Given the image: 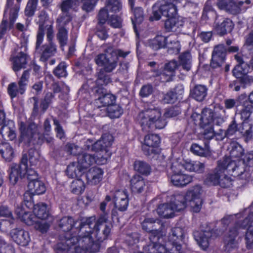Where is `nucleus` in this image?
Segmentation results:
<instances>
[{"label": "nucleus", "mask_w": 253, "mask_h": 253, "mask_svg": "<svg viewBox=\"0 0 253 253\" xmlns=\"http://www.w3.org/2000/svg\"><path fill=\"white\" fill-rule=\"evenodd\" d=\"M92 226H93L92 234L98 242L106 240L110 235L112 225L108 221L106 213L101 215L96 222L95 220Z\"/></svg>", "instance_id": "obj_11"}, {"label": "nucleus", "mask_w": 253, "mask_h": 253, "mask_svg": "<svg viewBox=\"0 0 253 253\" xmlns=\"http://www.w3.org/2000/svg\"><path fill=\"white\" fill-rule=\"evenodd\" d=\"M185 234L183 230L180 227H174L171 229L168 237V241L166 244L167 248H170L172 252L176 251V253L181 252L182 248H185L186 245L182 244Z\"/></svg>", "instance_id": "obj_13"}, {"label": "nucleus", "mask_w": 253, "mask_h": 253, "mask_svg": "<svg viewBox=\"0 0 253 253\" xmlns=\"http://www.w3.org/2000/svg\"><path fill=\"white\" fill-rule=\"evenodd\" d=\"M178 70L181 74L185 75L191 68V56L189 52H185L179 56Z\"/></svg>", "instance_id": "obj_30"}, {"label": "nucleus", "mask_w": 253, "mask_h": 253, "mask_svg": "<svg viewBox=\"0 0 253 253\" xmlns=\"http://www.w3.org/2000/svg\"><path fill=\"white\" fill-rule=\"evenodd\" d=\"M26 89V88L24 86H21L15 83H12L8 85L7 91L11 98H13L19 94H23Z\"/></svg>", "instance_id": "obj_46"}, {"label": "nucleus", "mask_w": 253, "mask_h": 253, "mask_svg": "<svg viewBox=\"0 0 253 253\" xmlns=\"http://www.w3.org/2000/svg\"><path fill=\"white\" fill-rule=\"evenodd\" d=\"M19 129L21 132L20 141L30 142L32 138L36 135L37 132V126L33 123L27 126L23 122L20 123Z\"/></svg>", "instance_id": "obj_22"}, {"label": "nucleus", "mask_w": 253, "mask_h": 253, "mask_svg": "<svg viewBox=\"0 0 253 253\" xmlns=\"http://www.w3.org/2000/svg\"><path fill=\"white\" fill-rule=\"evenodd\" d=\"M214 112L211 109L204 108L201 114L194 112L191 115V119L196 125H199L204 130L203 134L204 138L210 140L215 135L213 130Z\"/></svg>", "instance_id": "obj_8"}, {"label": "nucleus", "mask_w": 253, "mask_h": 253, "mask_svg": "<svg viewBox=\"0 0 253 253\" xmlns=\"http://www.w3.org/2000/svg\"><path fill=\"white\" fill-rule=\"evenodd\" d=\"M202 187L196 185L188 190L185 194L177 193L171 198L170 203H165L159 205L157 208V213L161 217L169 218L174 216L175 211L184 210L187 206L193 212H199L203 204L201 198Z\"/></svg>", "instance_id": "obj_1"}, {"label": "nucleus", "mask_w": 253, "mask_h": 253, "mask_svg": "<svg viewBox=\"0 0 253 253\" xmlns=\"http://www.w3.org/2000/svg\"><path fill=\"white\" fill-rule=\"evenodd\" d=\"M44 29H42V26L39 27L37 37H36V51H38L41 47V45L42 43L44 36Z\"/></svg>", "instance_id": "obj_60"}, {"label": "nucleus", "mask_w": 253, "mask_h": 253, "mask_svg": "<svg viewBox=\"0 0 253 253\" xmlns=\"http://www.w3.org/2000/svg\"><path fill=\"white\" fill-rule=\"evenodd\" d=\"M28 225H32L36 222L35 214H33L29 211H27L20 219Z\"/></svg>", "instance_id": "obj_58"}, {"label": "nucleus", "mask_w": 253, "mask_h": 253, "mask_svg": "<svg viewBox=\"0 0 253 253\" xmlns=\"http://www.w3.org/2000/svg\"><path fill=\"white\" fill-rule=\"evenodd\" d=\"M10 234L13 240L18 245L26 246L30 241L29 233L21 229H13Z\"/></svg>", "instance_id": "obj_27"}, {"label": "nucleus", "mask_w": 253, "mask_h": 253, "mask_svg": "<svg viewBox=\"0 0 253 253\" xmlns=\"http://www.w3.org/2000/svg\"><path fill=\"white\" fill-rule=\"evenodd\" d=\"M66 67V66L65 63H60L54 70V75L59 78L66 77L67 76Z\"/></svg>", "instance_id": "obj_61"}, {"label": "nucleus", "mask_w": 253, "mask_h": 253, "mask_svg": "<svg viewBox=\"0 0 253 253\" xmlns=\"http://www.w3.org/2000/svg\"><path fill=\"white\" fill-rule=\"evenodd\" d=\"M161 236L160 239H157L156 237L155 241H150V243L144 247V252H138L137 253H166L168 249L166 246L162 244L164 241V237Z\"/></svg>", "instance_id": "obj_23"}, {"label": "nucleus", "mask_w": 253, "mask_h": 253, "mask_svg": "<svg viewBox=\"0 0 253 253\" xmlns=\"http://www.w3.org/2000/svg\"><path fill=\"white\" fill-rule=\"evenodd\" d=\"M113 141V136L109 133L103 134L101 139L94 143L91 139H87L85 142L84 149L91 150L95 152H105V155L109 154L107 148L110 147Z\"/></svg>", "instance_id": "obj_14"}, {"label": "nucleus", "mask_w": 253, "mask_h": 253, "mask_svg": "<svg viewBox=\"0 0 253 253\" xmlns=\"http://www.w3.org/2000/svg\"><path fill=\"white\" fill-rule=\"evenodd\" d=\"M28 188L29 192L33 195H40L43 194L46 191L44 183L39 179L29 181Z\"/></svg>", "instance_id": "obj_36"}, {"label": "nucleus", "mask_w": 253, "mask_h": 253, "mask_svg": "<svg viewBox=\"0 0 253 253\" xmlns=\"http://www.w3.org/2000/svg\"><path fill=\"white\" fill-rule=\"evenodd\" d=\"M84 182L80 179H77L72 181L71 184V189L72 193L80 194L84 190Z\"/></svg>", "instance_id": "obj_53"}, {"label": "nucleus", "mask_w": 253, "mask_h": 253, "mask_svg": "<svg viewBox=\"0 0 253 253\" xmlns=\"http://www.w3.org/2000/svg\"><path fill=\"white\" fill-rule=\"evenodd\" d=\"M149 46L154 50L168 47L173 49H178L179 43L176 40H172V36L166 37L163 36H157L148 42Z\"/></svg>", "instance_id": "obj_17"}, {"label": "nucleus", "mask_w": 253, "mask_h": 253, "mask_svg": "<svg viewBox=\"0 0 253 253\" xmlns=\"http://www.w3.org/2000/svg\"><path fill=\"white\" fill-rule=\"evenodd\" d=\"M29 78L30 71L29 70H25L18 82V85H20L21 86H24L26 88Z\"/></svg>", "instance_id": "obj_64"}, {"label": "nucleus", "mask_w": 253, "mask_h": 253, "mask_svg": "<svg viewBox=\"0 0 253 253\" xmlns=\"http://www.w3.org/2000/svg\"><path fill=\"white\" fill-rule=\"evenodd\" d=\"M170 179L171 182L177 187H183L192 181V177L190 175L183 173L171 174Z\"/></svg>", "instance_id": "obj_33"}, {"label": "nucleus", "mask_w": 253, "mask_h": 253, "mask_svg": "<svg viewBox=\"0 0 253 253\" xmlns=\"http://www.w3.org/2000/svg\"><path fill=\"white\" fill-rule=\"evenodd\" d=\"M244 98H245V95L242 94L235 99H226L224 101L225 108L227 109H231L235 107L237 108L239 106H240L242 102H243Z\"/></svg>", "instance_id": "obj_50"}, {"label": "nucleus", "mask_w": 253, "mask_h": 253, "mask_svg": "<svg viewBox=\"0 0 253 253\" xmlns=\"http://www.w3.org/2000/svg\"><path fill=\"white\" fill-rule=\"evenodd\" d=\"M193 236L198 245L204 250L208 248L211 239L214 236L211 230L195 231Z\"/></svg>", "instance_id": "obj_26"}, {"label": "nucleus", "mask_w": 253, "mask_h": 253, "mask_svg": "<svg viewBox=\"0 0 253 253\" xmlns=\"http://www.w3.org/2000/svg\"><path fill=\"white\" fill-rule=\"evenodd\" d=\"M71 20V17L69 13L63 12L57 19V23L58 27H64V26L68 24Z\"/></svg>", "instance_id": "obj_59"}, {"label": "nucleus", "mask_w": 253, "mask_h": 253, "mask_svg": "<svg viewBox=\"0 0 253 253\" xmlns=\"http://www.w3.org/2000/svg\"><path fill=\"white\" fill-rule=\"evenodd\" d=\"M233 28L232 21L229 18H216L215 21V30L218 34L224 35L230 32Z\"/></svg>", "instance_id": "obj_28"}, {"label": "nucleus", "mask_w": 253, "mask_h": 253, "mask_svg": "<svg viewBox=\"0 0 253 253\" xmlns=\"http://www.w3.org/2000/svg\"><path fill=\"white\" fill-rule=\"evenodd\" d=\"M0 154L6 161H10L14 157V150L11 146L6 142L0 144Z\"/></svg>", "instance_id": "obj_43"}, {"label": "nucleus", "mask_w": 253, "mask_h": 253, "mask_svg": "<svg viewBox=\"0 0 253 253\" xmlns=\"http://www.w3.org/2000/svg\"><path fill=\"white\" fill-rule=\"evenodd\" d=\"M246 227H248L245 235L247 247L249 249L253 248V212H250L241 223H236L225 234L223 242L226 252H230L238 248V241L237 237L239 233L238 230L240 228Z\"/></svg>", "instance_id": "obj_4"}, {"label": "nucleus", "mask_w": 253, "mask_h": 253, "mask_svg": "<svg viewBox=\"0 0 253 253\" xmlns=\"http://www.w3.org/2000/svg\"><path fill=\"white\" fill-rule=\"evenodd\" d=\"M228 150L229 151L230 156L225 157L222 160L230 159L232 162H235L238 166L241 165V163H243L245 165L246 172L248 173L247 177L245 179L249 177L250 174L247 170V169L248 168L246 166L245 164L240 159L244 153V149L238 143L233 142L230 144L228 147Z\"/></svg>", "instance_id": "obj_19"}, {"label": "nucleus", "mask_w": 253, "mask_h": 253, "mask_svg": "<svg viewBox=\"0 0 253 253\" xmlns=\"http://www.w3.org/2000/svg\"><path fill=\"white\" fill-rule=\"evenodd\" d=\"M243 101L240 105L242 106V109L239 110V112L241 115V119L245 121L250 118L253 112V105L248 101L245 95Z\"/></svg>", "instance_id": "obj_38"}, {"label": "nucleus", "mask_w": 253, "mask_h": 253, "mask_svg": "<svg viewBox=\"0 0 253 253\" xmlns=\"http://www.w3.org/2000/svg\"><path fill=\"white\" fill-rule=\"evenodd\" d=\"M180 113V109L177 107H175L167 110L162 116L159 108H150L140 113L138 119L142 129L148 131L149 129L154 128L157 129L164 128L167 122L164 117H175Z\"/></svg>", "instance_id": "obj_3"}, {"label": "nucleus", "mask_w": 253, "mask_h": 253, "mask_svg": "<svg viewBox=\"0 0 253 253\" xmlns=\"http://www.w3.org/2000/svg\"><path fill=\"white\" fill-rule=\"evenodd\" d=\"M176 99H177L176 95L173 91L170 90L164 95L162 101L164 103H173Z\"/></svg>", "instance_id": "obj_62"}, {"label": "nucleus", "mask_w": 253, "mask_h": 253, "mask_svg": "<svg viewBox=\"0 0 253 253\" xmlns=\"http://www.w3.org/2000/svg\"><path fill=\"white\" fill-rule=\"evenodd\" d=\"M95 217H87L85 223L79 229L76 234L67 239L66 250H70L74 247V253H95L99 249V245L92 234V224L94 222Z\"/></svg>", "instance_id": "obj_2"}, {"label": "nucleus", "mask_w": 253, "mask_h": 253, "mask_svg": "<svg viewBox=\"0 0 253 253\" xmlns=\"http://www.w3.org/2000/svg\"><path fill=\"white\" fill-rule=\"evenodd\" d=\"M134 169L139 173L148 175L151 172V167L149 164L145 162L136 161L133 165Z\"/></svg>", "instance_id": "obj_49"}, {"label": "nucleus", "mask_w": 253, "mask_h": 253, "mask_svg": "<svg viewBox=\"0 0 253 253\" xmlns=\"http://www.w3.org/2000/svg\"><path fill=\"white\" fill-rule=\"evenodd\" d=\"M57 37L61 46L66 45L68 41L67 30L65 27H59Z\"/></svg>", "instance_id": "obj_54"}, {"label": "nucleus", "mask_w": 253, "mask_h": 253, "mask_svg": "<svg viewBox=\"0 0 253 253\" xmlns=\"http://www.w3.org/2000/svg\"><path fill=\"white\" fill-rule=\"evenodd\" d=\"M235 59L238 62V64L235 67L233 70V75L238 78H241L240 81L242 83L247 84L250 82V79L248 76L242 75H246L249 71V66L243 60L241 56L238 55H235Z\"/></svg>", "instance_id": "obj_20"}, {"label": "nucleus", "mask_w": 253, "mask_h": 253, "mask_svg": "<svg viewBox=\"0 0 253 253\" xmlns=\"http://www.w3.org/2000/svg\"><path fill=\"white\" fill-rule=\"evenodd\" d=\"M0 133L4 139L10 140H14L16 136L14 123L12 121H8L3 124L0 129Z\"/></svg>", "instance_id": "obj_32"}, {"label": "nucleus", "mask_w": 253, "mask_h": 253, "mask_svg": "<svg viewBox=\"0 0 253 253\" xmlns=\"http://www.w3.org/2000/svg\"><path fill=\"white\" fill-rule=\"evenodd\" d=\"M146 187L143 178L139 175H135L130 180V187L134 192L141 193Z\"/></svg>", "instance_id": "obj_39"}, {"label": "nucleus", "mask_w": 253, "mask_h": 253, "mask_svg": "<svg viewBox=\"0 0 253 253\" xmlns=\"http://www.w3.org/2000/svg\"><path fill=\"white\" fill-rule=\"evenodd\" d=\"M115 96L111 94H104L95 100L94 103L98 108L107 107L115 103Z\"/></svg>", "instance_id": "obj_40"}, {"label": "nucleus", "mask_w": 253, "mask_h": 253, "mask_svg": "<svg viewBox=\"0 0 253 253\" xmlns=\"http://www.w3.org/2000/svg\"><path fill=\"white\" fill-rule=\"evenodd\" d=\"M190 150L194 154L200 156L207 157L210 154V147L207 144H205L204 147H202L194 143L191 145Z\"/></svg>", "instance_id": "obj_47"}, {"label": "nucleus", "mask_w": 253, "mask_h": 253, "mask_svg": "<svg viewBox=\"0 0 253 253\" xmlns=\"http://www.w3.org/2000/svg\"><path fill=\"white\" fill-rule=\"evenodd\" d=\"M86 218L75 219L71 216H65L59 221V227L65 232L64 235L60 236V242L58 244L59 249L66 250L65 241L77 233L81 226L85 223Z\"/></svg>", "instance_id": "obj_7"}, {"label": "nucleus", "mask_w": 253, "mask_h": 253, "mask_svg": "<svg viewBox=\"0 0 253 253\" xmlns=\"http://www.w3.org/2000/svg\"><path fill=\"white\" fill-rule=\"evenodd\" d=\"M105 200L107 202L112 201L115 208L120 211H126L129 203L128 194L125 190L111 192L110 195L106 196Z\"/></svg>", "instance_id": "obj_15"}, {"label": "nucleus", "mask_w": 253, "mask_h": 253, "mask_svg": "<svg viewBox=\"0 0 253 253\" xmlns=\"http://www.w3.org/2000/svg\"><path fill=\"white\" fill-rule=\"evenodd\" d=\"M160 143L159 137L156 134H149L145 137L144 143L142 146L144 153L150 155L156 151V147Z\"/></svg>", "instance_id": "obj_25"}, {"label": "nucleus", "mask_w": 253, "mask_h": 253, "mask_svg": "<svg viewBox=\"0 0 253 253\" xmlns=\"http://www.w3.org/2000/svg\"><path fill=\"white\" fill-rule=\"evenodd\" d=\"M56 51L55 45L52 42H50L48 44L43 45L37 52L41 54V60L42 61H45L49 58L54 55Z\"/></svg>", "instance_id": "obj_35"}, {"label": "nucleus", "mask_w": 253, "mask_h": 253, "mask_svg": "<svg viewBox=\"0 0 253 253\" xmlns=\"http://www.w3.org/2000/svg\"><path fill=\"white\" fill-rule=\"evenodd\" d=\"M243 4L242 1L237 3L232 0H219L217 3V5L219 9L224 10L233 14L239 13L242 10L241 6Z\"/></svg>", "instance_id": "obj_24"}, {"label": "nucleus", "mask_w": 253, "mask_h": 253, "mask_svg": "<svg viewBox=\"0 0 253 253\" xmlns=\"http://www.w3.org/2000/svg\"><path fill=\"white\" fill-rule=\"evenodd\" d=\"M176 69H178V65L176 61L172 60L165 65V69L162 73L157 74L160 76V80L162 82H169L174 76V72Z\"/></svg>", "instance_id": "obj_29"}, {"label": "nucleus", "mask_w": 253, "mask_h": 253, "mask_svg": "<svg viewBox=\"0 0 253 253\" xmlns=\"http://www.w3.org/2000/svg\"><path fill=\"white\" fill-rule=\"evenodd\" d=\"M132 12L134 15V18H131L132 23L133 25V28L136 35H137L136 25L142 23L144 19V13L142 8L140 7H131Z\"/></svg>", "instance_id": "obj_42"}, {"label": "nucleus", "mask_w": 253, "mask_h": 253, "mask_svg": "<svg viewBox=\"0 0 253 253\" xmlns=\"http://www.w3.org/2000/svg\"><path fill=\"white\" fill-rule=\"evenodd\" d=\"M238 131L244 137L246 142H248L252 138V126L247 122H244L242 123L239 126Z\"/></svg>", "instance_id": "obj_45"}, {"label": "nucleus", "mask_w": 253, "mask_h": 253, "mask_svg": "<svg viewBox=\"0 0 253 253\" xmlns=\"http://www.w3.org/2000/svg\"><path fill=\"white\" fill-rule=\"evenodd\" d=\"M33 212L36 218L41 219H45L49 215V212L47 210V205L43 203L35 205Z\"/></svg>", "instance_id": "obj_44"}, {"label": "nucleus", "mask_w": 253, "mask_h": 253, "mask_svg": "<svg viewBox=\"0 0 253 253\" xmlns=\"http://www.w3.org/2000/svg\"><path fill=\"white\" fill-rule=\"evenodd\" d=\"M142 229L149 233L150 241H155L156 237L160 239L161 236H165L166 231L165 226L160 223L157 219L145 218L141 222Z\"/></svg>", "instance_id": "obj_12"}, {"label": "nucleus", "mask_w": 253, "mask_h": 253, "mask_svg": "<svg viewBox=\"0 0 253 253\" xmlns=\"http://www.w3.org/2000/svg\"><path fill=\"white\" fill-rule=\"evenodd\" d=\"M109 11L104 7L101 9L98 15L99 25L104 24L109 17Z\"/></svg>", "instance_id": "obj_63"}, {"label": "nucleus", "mask_w": 253, "mask_h": 253, "mask_svg": "<svg viewBox=\"0 0 253 253\" xmlns=\"http://www.w3.org/2000/svg\"><path fill=\"white\" fill-rule=\"evenodd\" d=\"M27 159H29L30 167H36L39 163V155L37 151L33 149H30L29 151Z\"/></svg>", "instance_id": "obj_55"}, {"label": "nucleus", "mask_w": 253, "mask_h": 253, "mask_svg": "<svg viewBox=\"0 0 253 253\" xmlns=\"http://www.w3.org/2000/svg\"><path fill=\"white\" fill-rule=\"evenodd\" d=\"M227 174H230L227 171H225L224 172L223 171L221 172L219 178V185L222 187L227 188L232 185V179L230 177L227 175Z\"/></svg>", "instance_id": "obj_57"}, {"label": "nucleus", "mask_w": 253, "mask_h": 253, "mask_svg": "<svg viewBox=\"0 0 253 253\" xmlns=\"http://www.w3.org/2000/svg\"><path fill=\"white\" fill-rule=\"evenodd\" d=\"M21 0H7V6L4 11L3 19L0 25V38L2 37L8 30L13 27V24L18 16Z\"/></svg>", "instance_id": "obj_9"}, {"label": "nucleus", "mask_w": 253, "mask_h": 253, "mask_svg": "<svg viewBox=\"0 0 253 253\" xmlns=\"http://www.w3.org/2000/svg\"><path fill=\"white\" fill-rule=\"evenodd\" d=\"M12 68L15 72L25 68L28 61V56L22 51L19 53L12 59Z\"/></svg>", "instance_id": "obj_31"}, {"label": "nucleus", "mask_w": 253, "mask_h": 253, "mask_svg": "<svg viewBox=\"0 0 253 253\" xmlns=\"http://www.w3.org/2000/svg\"><path fill=\"white\" fill-rule=\"evenodd\" d=\"M128 53V52H124L121 49H114L112 47L109 46L105 49V53L99 54L96 56L95 58V63L103 67V71H101L98 74L97 83L103 85L110 83V77L104 75L103 72H111L117 67L118 57L125 58Z\"/></svg>", "instance_id": "obj_5"}, {"label": "nucleus", "mask_w": 253, "mask_h": 253, "mask_svg": "<svg viewBox=\"0 0 253 253\" xmlns=\"http://www.w3.org/2000/svg\"><path fill=\"white\" fill-rule=\"evenodd\" d=\"M106 111L111 118H119L123 113L122 108L114 103L106 108Z\"/></svg>", "instance_id": "obj_51"}, {"label": "nucleus", "mask_w": 253, "mask_h": 253, "mask_svg": "<svg viewBox=\"0 0 253 253\" xmlns=\"http://www.w3.org/2000/svg\"><path fill=\"white\" fill-rule=\"evenodd\" d=\"M239 126H238L236 121L233 120L231 123L229 125L227 130H220V133L222 135L221 139H223L225 137H229L234 135L236 132L238 131Z\"/></svg>", "instance_id": "obj_52"}, {"label": "nucleus", "mask_w": 253, "mask_h": 253, "mask_svg": "<svg viewBox=\"0 0 253 253\" xmlns=\"http://www.w3.org/2000/svg\"><path fill=\"white\" fill-rule=\"evenodd\" d=\"M103 173V171L100 168L93 167L87 171L86 178L89 182L95 185L102 180Z\"/></svg>", "instance_id": "obj_34"}, {"label": "nucleus", "mask_w": 253, "mask_h": 253, "mask_svg": "<svg viewBox=\"0 0 253 253\" xmlns=\"http://www.w3.org/2000/svg\"><path fill=\"white\" fill-rule=\"evenodd\" d=\"M105 7L109 12L117 13L122 10V3L120 0H107Z\"/></svg>", "instance_id": "obj_48"}, {"label": "nucleus", "mask_w": 253, "mask_h": 253, "mask_svg": "<svg viewBox=\"0 0 253 253\" xmlns=\"http://www.w3.org/2000/svg\"><path fill=\"white\" fill-rule=\"evenodd\" d=\"M208 88L206 86L201 84L195 85L191 90V95L198 101L204 100L207 95Z\"/></svg>", "instance_id": "obj_37"}, {"label": "nucleus", "mask_w": 253, "mask_h": 253, "mask_svg": "<svg viewBox=\"0 0 253 253\" xmlns=\"http://www.w3.org/2000/svg\"><path fill=\"white\" fill-rule=\"evenodd\" d=\"M27 156L23 154L19 164L11 165L9 170V177L10 182L15 184L18 180L26 174V169L27 168Z\"/></svg>", "instance_id": "obj_16"}, {"label": "nucleus", "mask_w": 253, "mask_h": 253, "mask_svg": "<svg viewBox=\"0 0 253 253\" xmlns=\"http://www.w3.org/2000/svg\"><path fill=\"white\" fill-rule=\"evenodd\" d=\"M227 49L223 44H219L214 46L211 62L212 68L220 67L224 63Z\"/></svg>", "instance_id": "obj_21"}, {"label": "nucleus", "mask_w": 253, "mask_h": 253, "mask_svg": "<svg viewBox=\"0 0 253 253\" xmlns=\"http://www.w3.org/2000/svg\"><path fill=\"white\" fill-rule=\"evenodd\" d=\"M177 9L175 4L168 0L157 1L152 7V15L150 17L151 21L159 20L162 15L171 17L176 15Z\"/></svg>", "instance_id": "obj_10"}, {"label": "nucleus", "mask_w": 253, "mask_h": 253, "mask_svg": "<svg viewBox=\"0 0 253 253\" xmlns=\"http://www.w3.org/2000/svg\"><path fill=\"white\" fill-rule=\"evenodd\" d=\"M84 170L78 162H73L68 166L66 172L69 177L73 178L80 177Z\"/></svg>", "instance_id": "obj_41"}, {"label": "nucleus", "mask_w": 253, "mask_h": 253, "mask_svg": "<svg viewBox=\"0 0 253 253\" xmlns=\"http://www.w3.org/2000/svg\"><path fill=\"white\" fill-rule=\"evenodd\" d=\"M241 164L238 166L230 159L220 160L218 161L215 172L208 175L206 182L210 185H219V178L222 171L224 172L225 171H227L228 173L234 177L239 176L241 178H245L248 173L245 169V165L242 163Z\"/></svg>", "instance_id": "obj_6"}, {"label": "nucleus", "mask_w": 253, "mask_h": 253, "mask_svg": "<svg viewBox=\"0 0 253 253\" xmlns=\"http://www.w3.org/2000/svg\"><path fill=\"white\" fill-rule=\"evenodd\" d=\"M38 0H29L25 9V14L28 17L34 15L36 9Z\"/></svg>", "instance_id": "obj_56"}, {"label": "nucleus", "mask_w": 253, "mask_h": 253, "mask_svg": "<svg viewBox=\"0 0 253 253\" xmlns=\"http://www.w3.org/2000/svg\"><path fill=\"white\" fill-rule=\"evenodd\" d=\"M110 156V154H107L100 158L98 157L96 159L94 156L84 153L79 155L78 162L84 170L95 163L99 165H104L106 164Z\"/></svg>", "instance_id": "obj_18"}]
</instances>
